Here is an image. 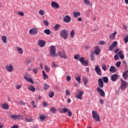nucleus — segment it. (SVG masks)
Returning a JSON list of instances; mask_svg holds the SVG:
<instances>
[{
  "mask_svg": "<svg viewBox=\"0 0 128 128\" xmlns=\"http://www.w3.org/2000/svg\"><path fill=\"white\" fill-rule=\"evenodd\" d=\"M56 46H50V56H52V58H56L58 56V53L56 52Z\"/></svg>",
  "mask_w": 128,
  "mask_h": 128,
  "instance_id": "obj_1",
  "label": "nucleus"
},
{
  "mask_svg": "<svg viewBox=\"0 0 128 128\" xmlns=\"http://www.w3.org/2000/svg\"><path fill=\"white\" fill-rule=\"evenodd\" d=\"M60 36L64 40H66L68 37V30L66 29L62 30L60 32Z\"/></svg>",
  "mask_w": 128,
  "mask_h": 128,
  "instance_id": "obj_2",
  "label": "nucleus"
},
{
  "mask_svg": "<svg viewBox=\"0 0 128 128\" xmlns=\"http://www.w3.org/2000/svg\"><path fill=\"white\" fill-rule=\"evenodd\" d=\"M92 117L93 118L95 119L96 122H98L100 120V115L98 114V112L96 111L92 110Z\"/></svg>",
  "mask_w": 128,
  "mask_h": 128,
  "instance_id": "obj_3",
  "label": "nucleus"
},
{
  "mask_svg": "<svg viewBox=\"0 0 128 128\" xmlns=\"http://www.w3.org/2000/svg\"><path fill=\"white\" fill-rule=\"evenodd\" d=\"M82 94H84V92L78 90L77 92V94L75 95V98H78V100H82Z\"/></svg>",
  "mask_w": 128,
  "mask_h": 128,
  "instance_id": "obj_4",
  "label": "nucleus"
},
{
  "mask_svg": "<svg viewBox=\"0 0 128 128\" xmlns=\"http://www.w3.org/2000/svg\"><path fill=\"white\" fill-rule=\"evenodd\" d=\"M63 22L66 24H70L72 22V18L69 15H66L63 18Z\"/></svg>",
  "mask_w": 128,
  "mask_h": 128,
  "instance_id": "obj_5",
  "label": "nucleus"
},
{
  "mask_svg": "<svg viewBox=\"0 0 128 128\" xmlns=\"http://www.w3.org/2000/svg\"><path fill=\"white\" fill-rule=\"evenodd\" d=\"M38 32V30L36 28H34L30 30L29 34H30L34 36V34H36Z\"/></svg>",
  "mask_w": 128,
  "mask_h": 128,
  "instance_id": "obj_6",
  "label": "nucleus"
},
{
  "mask_svg": "<svg viewBox=\"0 0 128 128\" xmlns=\"http://www.w3.org/2000/svg\"><path fill=\"white\" fill-rule=\"evenodd\" d=\"M128 86V82H124V80H121L120 88L122 90H126Z\"/></svg>",
  "mask_w": 128,
  "mask_h": 128,
  "instance_id": "obj_7",
  "label": "nucleus"
},
{
  "mask_svg": "<svg viewBox=\"0 0 128 128\" xmlns=\"http://www.w3.org/2000/svg\"><path fill=\"white\" fill-rule=\"evenodd\" d=\"M80 62H81L82 64V66H88V62L87 60H84V58L82 57L79 60Z\"/></svg>",
  "mask_w": 128,
  "mask_h": 128,
  "instance_id": "obj_8",
  "label": "nucleus"
},
{
  "mask_svg": "<svg viewBox=\"0 0 128 128\" xmlns=\"http://www.w3.org/2000/svg\"><path fill=\"white\" fill-rule=\"evenodd\" d=\"M95 72L98 76H102V70L98 65H96L95 66Z\"/></svg>",
  "mask_w": 128,
  "mask_h": 128,
  "instance_id": "obj_9",
  "label": "nucleus"
},
{
  "mask_svg": "<svg viewBox=\"0 0 128 128\" xmlns=\"http://www.w3.org/2000/svg\"><path fill=\"white\" fill-rule=\"evenodd\" d=\"M6 70L9 72H12L14 70V66L12 64L6 65Z\"/></svg>",
  "mask_w": 128,
  "mask_h": 128,
  "instance_id": "obj_10",
  "label": "nucleus"
},
{
  "mask_svg": "<svg viewBox=\"0 0 128 128\" xmlns=\"http://www.w3.org/2000/svg\"><path fill=\"white\" fill-rule=\"evenodd\" d=\"M96 90L98 92L100 93V96H106V93H104V90H102V89L100 87L96 88Z\"/></svg>",
  "mask_w": 128,
  "mask_h": 128,
  "instance_id": "obj_11",
  "label": "nucleus"
},
{
  "mask_svg": "<svg viewBox=\"0 0 128 128\" xmlns=\"http://www.w3.org/2000/svg\"><path fill=\"white\" fill-rule=\"evenodd\" d=\"M58 54L59 56H60L61 58H62L65 60L68 58V56H66V52L64 51L62 52H58Z\"/></svg>",
  "mask_w": 128,
  "mask_h": 128,
  "instance_id": "obj_12",
  "label": "nucleus"
},
{
  "mask_svg": "<svg viewBox=\"0 0 128 128\" xmlns=\"http://www.w3.org/2000/svg\"><path fill=\"white\" fill-rule=\"evenodd\" d=\"M98 85L100 88H104V81L102 78L98 79Z\"/></svg>",
  "mask_w": 128,
  "mask_h": 128,
  "instance_id": "obj_13",
  "label": "nucleus"
},
{
  "mask_svg": "<svg viewBox=\"0 0 128 128\" xmlns=\"http://www.w3.org/2000/svg\"><path fill=\"white\" fill-rule=\"evenodd\" d=\"M117 46L118 42H116V41L114 42L109 47L110 50H114V48H116V46Z\"/></svg>",
  "mask_w": 128,
  "mask_h": 128,
  "instance_id": "obj_14",
  "label": "nucleus"
},
{
  "mask_svg": "<svg viewBox=\"0 0 128 128\" xmlns=\"http://www.w3.org/2000/svg\"><path fill=\"white\" fill-rule=\"evenodd\" d=\"M38 46H40V48H44L46 46V41L44 40H39L38 42Z\"/></svg>",
  "mask_w": 128,
  "mask_h": 128,
  "instance_id": "obj_15",
  "label": "nucleus"
},
{
  "mask_svg": "<svg viewBox=\"0 0 128 128\" xmlns=\"http://www.w3.org/2000/svg\"><path fill=\"white\" fill-rule=\"evenodd\" d=\"M118 78V74H114L110 76V79L112 82H116Z\"/></svg>",
  "mask_w": 128,
  "mask_h": 128,
  "instance_id": "obj_16",
  "label": "nucleus"
},
{
  "mask_svg": "<svg viewBox=\"0 0 128 128\" xmlns=\"http://www.w3.org/2000/svg\"><path fill=\"white\" fill-rule=\"evenodd\" d=\"M24 78L26 80V82H30V84H34V80H32V78L28 77L26 76H24Z\"/></svg>",
  "mask_w": 128,
  "mask_h": 128,
  "instance_id": "obj_17",
  "label": "nucleus"
},
{
  "mask_svg": "<svg viewBox=\"0 0 128 128\" xmlns=\"http://www.w3.org/2000/svg\"><path fill=\"white\" fill-rule=\"evenodd\" d=\"M51 6L52 8H60V5H58V4L56 2H51Z\"/></svg>",
  "mask_w": 128,
  "mask_h": 128,
  "instance_id": "obj_18",
  "label": "nucleus"
},
{
  "mask_svg": "<svg viewBox=\"0 0 128 128\" xmlns=\"http://www.w3.org/2000/svg\"><path fill=\"white\" fill-rule=\"evenodd\" d=\"M94 52V54H96V56L100 54V48H98V46L95 47V50Z\"/></svg>",
  "mask_w": 128,
  "mask_h": 128,
  "instance_id": "obj_19",
  "label": "nucleus"
},
{
  "mask_svg": "<svg viewBox=\"0 0 128 128\" xmlns=\"http://www.w3.org/2000/svg\"><path fill=\"white\" fill-rule=\"evenodd\" d=\"M23 120L26 122H32L34 120L32 118H25Z\"/></svg>",
  "mask_w": 128,
  "mask_h": 128,
  "instance_id": "obj_20",
  "label": "nucleus"
},
{
  "mask_svg": "<svg viewBox=\"0 0 128 128\" xmlns=\"http://www.w3.org/2000/svg\"><path fill=\"white\" fill-rule=\"evenodd\" d=\"M116 32H114V33H112L109 36V38L110 40H114V38L116 37Z\"/></svg>",
  "mask_w": 128,
  "mask_h": 128,
  "instance_id": "obj_21",
  "label": "nucleus"
},
{
  "mask_svg": "<svg viewBox=\"0 0 128 128\" xmlns=\"http://www.w3.org/2000/svg\"><path fill=\"white\" fill-rule=\"evenodd\" d=\"M123 78L126 80L128 76V70L124 71L122 74Z\"/></svg>",
  "mask_w": 128,
  "mask_h": 128,
  "instance_id": "obj_22",
  "label": "nucleus"
},
{
  "mask_svg": "<svg viewBox=\"0 0 128 128\" xmlns=\"http://www.w3.org/2000/svg\"><path fill=\"white\" fill-rule=\"evenodd\" d=\"M73 16L74 18H78V16H80V12H73Z\"/></svg>",
  "mask_w": 128,
  "mask_h": 128,
  "instance_id": "obj_23",
  "label": "nucleus"
},
{
  "mask_svg": "<svg viewBox=\"0 0 128 128\" xmlns=\"http://www.w3.org/2000/svg\"><path fill=\"white\" fill-rule=\"evenodd\" d=\"M109 71L110 72H116V68H114V66H111L109 69Z\"/></svg>",
  "mask_w": 128,
  "mask_h": 128,
  "instance_id": "obj_24",
  "label": "nucleus"
},
{
  "mask_svg": "<svg viewBox=\"0 0 128 128\" xmlns=\"http://www.w3.org/2000/svg\"><path fill=\"white\" fill-rule=\"evenodd\" d=\"M1 40H2L3 44H6V40H7L6 36H2Z\"/></svg>",
  "mask_w": 128,
  "mask_h": 128,
  "instance_id": "obj_25",
  "label": "nucleus"
},
{
  "mask_svg": "<svg viewBox=\"0 0 128 128\" xmlns=\"http://www.w3.org/2000/svg\"><path fill=\"white\" fill-rule=\"evenodd\" d=\"M118 55L119 56L121 60H124V54H122V51H119V52H118Z\"/></svg>",
  "mask_w": 128,
  "mask_h": 128,
  "instance_id": "obj_26",
  "label": "nucleus"
},
{
  "mask_svg": "<svg viewBox=\"0 0 128 128\" xmlns=\"http://www.w3.org/2000/svg\"><path fill=\"white\" fill-rule=\"evenodd\" d=\"M28 90H30V92H36V88L32 86H30L28 88Z\"/></svg>",
  "mask_w": 128,
  "mask_h": 128,
  "instance_id": "obj_27",
  "label": "nucleus"
},
{
  "mask_svg": "<svg viewBox=\"0 0 128 128\" xmlns=\"http://www.w3.org/2000/svg\"><path fill=\"white\" fill-rule=\"evenodd\" d=\"M10 106H8V104H5L2 105V108L4 110H8Z\"/></svg>",
  "mask_w": 128,
  "mask_h": 128,
  "instance_id": "obj_28",
  "label": "nucleus"
},
{
  "mask_svg": "<svg viewBox=\"0 0 128 128\" xmlns=\"http://www.w3.org/2000/svg\"><path fill=\"white\" fill-rule=\"evenodd\" d=\"M84 3L86 4V6H92V4L90 3L88 0H84Z\"/></svg>",
  "mask_w": 128,
  "mask_h": 128,
  "instance_id": "obj_29",
  "label": "nucleus"
},
{
  "mask_svg": "<svg viewBox=\"0 0 128 128\" xmlns=\"http://www.w3.org/2000/svg\"><path fill=\"white\" fill-rule=\"evenodd\" d=\"M16 48L20 54H24V50H22V48H20V47H16Z\"/></svg>",
  "mask_w": 128,
  "mask_h": 128,
  "instance_id": "obj_30",
  "label": "nucleus"
},
{
  "mask_svg": "<svg viewBox=\"0 0 128 128\" xmlns=\"http://www.w3.org/2000/svg\"><path fill=\"white\" fill-rule=\"evenodd\" d=\"M102 80L106 84H108V78L107 76L102 77Z\"/></svg>",
  "mask_w": 128,
  "mask_h": 128,
  "instance_id": "obj_31",
  "label": "nucleus"
},
{
  "mask_svg": "<svg viewBox=\"0 0 128 128\" xmlns=\"http://www.w3.org/2000/svg\"><path fill=\"white\" fill-rule=\"evenodd\" d=\"M42 76H44V80H46L48 78V76L46 74V72L44 70H42Z\"/></svg>",
  "mask_w": 128,
  "mask_h": 128,
  "instance_id": "obj_32",
  "label": "nucleus"
},
{
  "mask_svg": "<svg viewBox=\"0 0 128 128\" xmlns=\"http://www.w3.org/2000/svg\"><path fill=\"white\" fill-rule=\"evenodd\" d=\"M44 90H48L50 88V85H48V84H44Z\"/></svg>",
  "mask_w": 128,
  "mask_h": 128,
  "instance_id": "obj_33",
  "label": "nucleus"
},
{
  "mask_svg": "<svg viewBox=\"0 0 128 128\" xmlns=\"http://www.w3.org/2000/svg\"><path fill=\"white\" fill-rule=\"evenodd\" d=\"M60 28V24H56L54 26V30H58V29Z\"/></svg>",
  "mask_w": 128,
  "mask_h": 128,
  "instance_id": "obj_34",
  "label": "nucleus"
},
{
  "mask_svg": "<svg viewBox=\"0 0 128 128\" xmlns=\"http://www.w3.org/2000/svg\"><path fill=\"white\" fill-rule=\"evenodd\" d=\"M44 34L48 36L50 34V30L49 29H46L44 30Z\"/></svg>",
  "mask_w": 128,
  "mask_h": 128,
  "instance_id": "obj_35",
  "label": "nucleus"
},
{
  "mask_svg": "<svg viewBox=\"0 0 128 128\" xmlns=\"http://www.w3.org/2000/svg\"><path fill=\"white\" fill-rule=\"evenodd\" d=\"M24 116L22 114L17 115V120H24Z\"/></svg>",
  "mask_w": 128,
  "mask_h": 128,
  "instance_id": "obj_36",
  "label": "nucleus"
},
{
  "mask_svg": "<svg viewBox=\"0 0 128 128\" xmlns=\"http://www.w3.org/2000/svg\"><path fill=\"white\" fill-rule=\"evenodd\" d=\"M10 118H12V120H17L18 118V115H16V114H14V115H10Z\"/></svg>",
  "mask_w": 128,
  "mask_h": 128,
  "instance_id": "obj_37",
  "label": "nucleus"
},
{
  "mask_svg": "<svg viewBox=\"0 0 128 128\" xmlns=\"http://www.w3.org/2000/svg\"><path fill=\"white\" fill-rule=\"evenodd\" d=\"M83 82H84V86H86L88 84V80L86 78H84Z\"/></svg>",
  "mask_w": 128,
  "mask_h": 128,
  "instance_id": "obj_38",
  "label": "nucleus"
},
{
  "mask_svg": "<svg viewBox=\"0 0 128 128\" xmlns=\"http://www.w3.org/2000/svg\"><path fill=\"white\" fill-rule=\"evenodd\" d=\"M90 58L92 60H94V52H92L90 54Z\"/></svg>",
  "mask_w": 128,
  "mask_h": 128,
  "instance_id": "obj_39",
  "label": "nucleus"
},
{
  "mask_svg": "<svg viewBox=\"0 0 128 128\" xmlns=\"http://www.w3.org/2000/svg\"><path fill=\"white\" fill-rule=\"evenodd\" d=\"M70 36L72 37V38H74V30H71V32H70Z\"/></svg>",
  "mask_w": 128,
  "mask_h": 128,
  "instance_id": "obj_40",
  "label": "nucleus"
},
{
  "mask_svg": "<svg viewBox=\"0 0 128 128\" xmlns=\"http://www.w3.org/2000/svg\"><path fill=\"white\" fill-rule=\"evenodd\" d=\"M75 79L76 80V82H78V84H80L81 79H80V76H78V77L76 78Z\"/></svg>",
  "mask_w": 128,
  "mask_h": 128,
  "instance_id": "obj_41",
  "label": "nucleus"
},
{
  "mask_svg": "<svg viewBox=\"0 0 128 128\" xmlns=\"http://www.w3.org/2000/svg\"><path fill=\"white\" fill-rule=\"evenodd\" d=\"M50 112L53 114H56V108H52L50 109Z\"/></svg>",
  "mask_w": 128,
  "mask_h": 128,
  "instance_id": "obj_42",
  "label": "nucleus"
},
{
  "mask_svg": "<svg viewBox=\"0 0 128 128\" xmlns=\"http://www.w3.org/2000/svg\"><path fill=\"white\" fill-rule=\"evenodd\" d=\"M80 54H75L74 56V60H80Z\"/></svg>",
  "mask_w": 128,
  "mask_h": 128,
  "instance_id": "obj_43",
  "label": "nucleus"
},
{
  "mask_svg": "<svg viewBox=\"0 0 128 128\" xmlns=\"http://www.w3.org/2000/svg\"><path fill=\"white\" fill-rule=\"evenodd\" d=\"M68 110H68V108H64L62 110V112H63V114H66V112H68Z\"/></svg>",
  "mask_w": 128,
  "mask_h": 128,
  "instance_id": "obj_44",
  "label": "nucleus"
},
{
  "mask_svg": "<svg viewBox=\"0 0 128 128\" xmlns=\"http://www.w3.org/2000/svg\"><path fill=\"white\" fill-rule=\"evenodd\" d=\"M44 70H46V72H50V68H48V66H46V65L44 66Z\"/></svg>",
  "mask_w": 128,
  "mask_h": 128,
  "instance_id": "obj_45",
  "label": "nucleus"
},
{
  "mask_svg": "<svg viewBox=\"0 0 128 128\" xmlns=\"http://www.w3.org/2000/svg\"><path fill=\"white\" fill-rule=\"evenodd\" d=\"M122 26H123V29L124 30H128V26H126V24H124V23H123L122 24Z\"/></svg>",
  "mask_w": 128,
  "mask_h": 128,
  "instance_id": "obj_46",
  "label": "nucleus"
},
{
  "mask_svg": "<svg viewBox=\"0 0 128 128\" xmlns=\"http://www.w3.org/2000/svg\"><path fill=\"white\" fill-rule=\"evenodd\" d=\"M38 12L40 16H44V10H40Z\"/></svg>",
  "mask_w": 128,
  "mask_h": 128,
  "instance_id": "obj_47",
  "label": "nucleus"
},
{
  "mask_svg": "<svg viewBox=\"0 0 128 128\" xmlns=\"http://www.w3.org/2000/svg\"><path fill=\"white\" fill-rule=\"evenodd\" d=\"M44 120H46V116L42 115L40 116V120H41V122H44Z\"/></svg>",
  "mask_w": 128,
  "mask_h": 128,
  "instance_id": "obj_48",
  "label": "nucleus"
},
{
  "mask_svg": "<svg viewBox=\"0 0 128 128\" xmlns=\"http://www.w3.org/2000/svg\"><path fill=\"white\" fill-rule=\"evenodd\" d=\"M43 22H44V24L46 26H48V20H44L43 21Z\"/></svg>",
  "mask_w": 128,
  "mask_h": 128,
  "instance_id": "obj_49",
  "label": "nucleus"
},
{
  "mask_svg": "<svg viewBox=\"0 0 128 128\" xmlns=\"http://www.w3.org/2000/svg\"><path fill=\"white\" fill-rule=\"evenodd\" d=\"M124 42L125 44H128V35L126 36V38H124Z\"/></svg>",
  "mask_w": 128,
  "mask_h": 128,
  "instance_id": "obj_50",
  "label": "nucleus"
},
{
  "mask_svg": "<svg viewBox=\"0 0 128 128\" xmlns=\"http://www.w3.org/2000/svg\"><path fill=\"white\" fill-rule=\"evenodd\" d=\"M54 92H50V93L49 94L50 98H54Z\"/></svg>",
  "mask_w": 128,
  "mask_h": 128,
  "instance_id": "obj_51",
  "label": "nucleus"
},
{
  "mask_svg": "<svg viewBox=\"0 0 128 128\" xmlns=\"http://www.w3.org/2000/svg\"><path fill=\"white\" fill-rule=\"evenodd\" d=\"M18 14L20 16H24V14L23 12H18Z\"/></svg>",
  "mask_w": 128,
  "mask_h": 128,
  "instance_id": "obj_52",
  "label": "nucleus"
},
{
  "mask_svg": "<svg viewBox=\"0 0 128 128\" xmlns=\"http://www.w3.org/2000/svg\"><path fill=\"white\" fill-rule=\"evenodd\" d=\"M122 62H116V66H117V68H120V66Z\"/></svg>",
  "mask_w": 128,
  "mask_h": 128,
  "instance_id": "obj_53",
  "label": "nucleus"
},
{
  "mask_svg": "<svg viewBox=\"0 0 128 128\" xmlns=\"http://www.w3.org/2000/svg\"><path fill=\"white\" fill-rule=\"evenodd\" d=\"M102 70H104V72H106V64L102 65Z\"/></svg>",
  "mask_w": 128,
  "mask_h": 128,
  "instance_id": "obj_54",
  "label": "nucleus"
},
{
  "mask_svg": "<svg viewBox=\"0 0 128 128\" xmlns=\"http://www.w3.org/2000/svg\"><path fill=\"white\" fill-rule=\"evenodd\" d=\"M114 58L115 60H119L120 58H118V55L116 54L114 56Z\"/></svg>",
  "mask_w": 128,
  "mask_h": 128,
  "instance_id": "obj_55",
  "label": "nucleus"
},
{
  "mask_svg": "<svg viewBox=\"0 0 128 128\" xmlns=\"http://www.w3.org/2000/svg\"><path fill=\"white\" fill-rule=\"evenodd\" d=\"M66 96H70V90H66Z\"/></svg>",
  "mask_w": 128,
  "mask_h": 128,
  "instance_id": "obj_56",
  "label": "nucleus"
},
{
  "mask_svg": "<svg viewBox=\"0 0 128 128\" xmlns=\"http://www.w3.org/2000/svg\"><path fill=\"white\" fill-rule=\"evenodd\" d=\"M66 80H68V82H70V80L72 78L70 76H67L66 77Z\"/></svg>",
  "mask_w": 128,
  "mask_h": 128,
  "instance_id": "obj_57",
  "label": "nucleus"
},
{
  "mask_svg": "<svg viewBox=\"0 0 128 128\" xmlns=\"http://www.w3.org/2000/svg\"><path fill=\"white\" fill-rule=\"evenodd\" d=\"M38 68H36L35 69L33 70L34 72V74H38Z\"/></svg>",
  "mask_w": 128,
  "mask_h": 128,
  "instance_id": "obj_58",
  "label": "nucleus"
},
{
  "mask_svg": "<svg viewBox=\"0 0 128 128\" xmlns=\"http://www.w3.org/2000/svg\"><path fill=\"white\" fill-rule=\"evenodd\" d=\"M68 116H72V113L70 110L68 112Z\"/></svg>",
  "mask_w": 128,
  "mask_h": 128,
  "instance_id": "obj_59",
  "label": "nucleus"
},
{
  "mask_svg": "<svg viewBox=\"0 0 128 128\" xmlns=\"http://www.w3.org/2000/svg\"><path fill=\"white\" fill-rule=\"evenodd\" d=\"M19 104L20 105V106H24V104H26V102H24L23 101H20L19 102Z\"/></svg>",
  "mask_w": 128,
  "mask_h": 128,
  "instance_id": "obj_60",
  "label": "nucleus"
},
{
  "mask_svg": "<svg viewBox=\"0 0 128 128\" xmlns=\"http://www.w3.org/2000/svg\"><path fill=\"white\" fill-rule=\"evenodd\" d=\"M100 44L102 45V44H106V42L104 41H100L99 42Z\"/></svg>",
  "mask_w": 128,
  "mask_h": 128,
  "instance_id": "obj_61",
  "label": "nucleus"
},
{
  "mask_svg": "<svg viewBox=\"0 0 128 128\" xmlns=\"http://www.w3.org/2000/svg\"><path fill=\"white\" fill-rule=\"evenodd\" d=\"M20 88H22V85H17L16 86V90H20Z\"/></svg>",
  "mask_w": 128,
  "mask_h": 128,
  "instance_id": "obj_62",
  "label": "nucleus"
},
{
  "mask_svg": "<svg viewBox=\"0 0 128 128\" xmlns=\"http://www.w3.org/2000/svg\"><path fill=\"white\" fill-rule=\"evenodd\" d=\"M32 104L34 108H36V105L34 104V100L32 101Z\"/></svg>",
  "mask_w": 128,
  "mask_h": 128,
  "instance_id": "obj_63",
  "label": "nucleus"
},
{
  "mask_svg": "<svg viewBox=\"0 0 128 128\" xmlns=\"http://www.w3.org/2000/svg\"><path fill=\"white\" fill-rule=\"evenodd\" d=\"M52 66L53 68H55V66H56V62H52Z\"/></svg>",
  "mask_w": 128,
  "mask_h": 128,
  "instance_id": "obj_64",
  "label": "nucleus"
}]
</instances>
